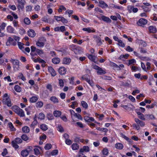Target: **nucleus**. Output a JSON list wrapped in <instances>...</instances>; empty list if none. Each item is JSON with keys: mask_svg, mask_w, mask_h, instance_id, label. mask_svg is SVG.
Returning <instances> with one entry per match:
<instances>
[{"mask_svg": "<svg viewBox=\"0 0 157 157\" xmlns=\"http://www.w3.org/2000/svg\"><path fill=\"white\" fill-rule=\"evenodd\" d=\"M12 110L17 114L21 117L25 116V112L23 110L17 105H14L11 108Z\"/></svg>", "mask_w": 157, "mask_h": 157, "instance_id": "f257e3e1", "label": "nucleus"}, {"mask_svg": "<svg viewBox=\"0 0 157 157\" xmlns=\"http://www.w3.org/2000/svg\"><path fill=\"white\" fill-rule=\"evenodd\" d=\"M2 102L7 105L8 107H10L12 105L11 99L7 93H5L3 96Z\"/></svg>", "mask_w": 157, "mask_h": 157, "instance_id": "f03ea898", "label": "nucleus"}, {"mask_svg": "<svg viewBox=\"0 0 157 157\" xmlns=\"http://www.w3.org/2000/svg\"><path fill=\"white\" fill-rule=\"evenodd\" d=\"M46 42V39L44 37L39 38L36 42V46L39 47H43Z\"/></svg>", "mask_w": 157, "mask_h": 157, "instance_id": "7ed1b4c3", "label": "nucleus"}, {"mask_svg": "<svg viewBox=\"0 0 157 157\" xmlns=\"http://www.w3.org/2000/svg\"><path fill=\"white\" fill-rule=\"evenodd\" d=\"M18 5L17 6V8L18 10H22L24 8V6L26 4L25 0H17Z\"/></svg>", "mask_w": 157, "mask_h": 157, "instance_id": "20e7f679", "label": "nucleus"}, {"mask_svg": "<svg viewBox=\"0 0 157 157\" xmlns=\"http://www.w3.org/2000/svg\"><path fill=\"white\" fill-rule=\"evenodd\" d=\"M82 78L85 80L91 86L93 87L94 85V82L93 80H91L90 78H88L87 75H83L82 76Z\"/></svg>", "mask_w": 157, "mask_h": 157, "instance_id": "39448f33", "label": "nucleus"}, {"mask_svg": "<svg viewBox=\"0 0 157 157\" xmlns=\"http://www.w3.org/2000/svg\"><path fill=\"white\" fill-rule=\"evenodd\" d=\"M127 10L129 13L133 12L136 13L138 12V10L137 8L134 7L132 5H128L127 6Z\"/></svg>", "mask_w": 157, "mask_h": 157, "instance_id": "423d86ee", "label": "nucleus"}, {"mask_svg": "<svg viewBox=\"0 0 157 157\" xmlns=\"http://www.w3.org/2000/svg\"><path fill=\"white\" fill-rule=\"evenodd\" d=\"M86 55L90 60L94 62L95 63H98L97 61H96L97 58L96 56L89 54H87Z\"/></svg>", "mask_w": 157, "mask_h": 157, "instance_id": "0eeeda50", "label": "nucleus"}, {"mask_svg": "<svg viewBox=\"0 0 157 157\" xmlns=\"http://www.w3.org/2000/svg\"><path fill=\"white\" fill-rule=\"evenodd\" d=\"M17 43L16 41L11 37H10L8 38L7 41L6 43L7 45L8 46L10 44L12 45L13 46L16 45Z\"/></svg>", "mask_w": 157, "mask_h": 157, "instance_id": "6e6552de", "label": "nucleus"}, {"mask_svg": "<svg viewBox=\"0 0 157 157\" xmlns=\"http://www.w3.org/2000/svg\"><path fill=\"white\" fill-rule=\"evenodd\" d=\"M147 20L145 19L141 18L137 22V24L139 26H143L146 25L147 23Z\"/></svg>", "mask_w": 157, "mask_h": 157, "instance_id": "1a4fd4ad", "label": "nucleus"}, {"mask_svg": "<svg viewBox=\"0 0 157 157\" xmlns=\"http://www.w3.org/2000/svg\"><path fill=\"white\" fill-rule=\"evenodd\" d=\"M48 70L52 76L54 77L56 75V71L51 66L48 67Z\"/></svg>", "mask_w": 157, "mask_h": 157, "instance_id": "9d476101", "label": "nucleus"}, {"mask_svg": "<svg viewBox=\"0 0 157 157\" xmlns=\"http://www.w3.org/2000/svg\"><path fill=\"white\" fill-rule=\"evenodd\" d=\"M94 38L95 39L96 42L98 46H100L102 44V42L101 38L96 35L94 36Z\"/></svg>", "mask_w": 157, "mask_h": 157, "instance_id": "9b49d317", "label": "nucleus"}, {"mask_svg": "<svg viewBox=\"0 0 157 157\" xmlns=\"http://www.w3.org/2000/svg\"><path fill=\"white\" fill-rule=\"evenodd\" d=\"M98 6L102 9L108 7V5L104 1L101 0L99 1Z\"/></svg>", "mask_w": 157, "mask_h": 157, "instance_id": "f8f14e48", "label": "nucleus"}, {"mask_svg": "<svg viewBox=\"0 0 157 157\" xmlns=\"http://www.w3.org/2000/svg\"><path fill=\"white\" fill-rule=\"evenodd\" d=\"M7 32L10 33H14L15 30L14 28L10 25H9L6 27Z\"/></svg>", "mask_w": 157, "mask_h": 157, "instance_id": "ddd939ff", "label": "nucleus"}, {"mask_svg": "<svg viewBox=\"0 0 157 157\" xmlns=\"http://www.w3.org/2000/svg\"><path fill=\"white\" fill-rule=\"evenodd\" d=\"M28 36L31 37H34L36 35L35 31L32 29H29L28 31Z\"/></svg>", "mask_w": 157, "mask_h": 157, "instance_id": "4468645a", "label": "nucleus"}, {"mask_svg": "<svg viewBox=\"0 0 157 157\" xmlns=\"http://www.w3.org/2000/svg\"><path fill=\"white\" fill-rule=\"evenodd\" d=\"M82 30L85 31H86L88 33H94L95 30L92 28L88 27V28H82Z\"/></svg>", "mask_w": 157, "mask_h": 157, "instance_id": "2eb2a0df", "label": "nucleus"}, {"mask_svg": "<svg viewBox=\"0 0 157 157\" xmlns=\"http://www.w3.org/2000/svg\"><path fill=\"white\" fill-rule=\"evenodd\" d=\"M110 65L111 66L113 67V69L115 70H120V68L115 63L110 62Z\"/></svg>", "mask_w": 157, "mask_h": 157, "instance_id": "dca6fc26", "label": "nucleus"}, {"mask_svg": "<svg viewBox=\"0 0 157 157\" xmlns=\"http://www.w3.org/2000/svg\"><path fill=\"white\" fill-rule=\"evenodd\" d=\"M135 121L136 123L139 125V126H140L141 127H143L145 125V123L144 122L140 120L138 118H135Z\"/></svg>", "mask_w": 157, "mask_h": 157, "instance_id": "f3484780", "label": "nucleus"}, {"mask_svg": "<svg viewBox=\"0 0 157 157\" xmlns=\"http://www.w3.org/2000/svg\"><path fill=\"white\" fill-rule=\"evenodd\" d=\"M101 19L107 23H110L111 22V19L109 17L105 16H102L101 17Z\"/></svg>", "mask_w": 157, "mask_h": 157, "instance_id": "a211bd4d", "label": "nucleus"}, {"mask_svg": "<svg viewBox=\"0 0 157 157\" xmlns=\"http://www.w3.org/2000/svg\"><path fill=\"white\" fill-rule=\"evenodd\" d=\"M58 72L61 75H64L66 72V70L64 67H61L59 69Z\"/></svg>", "mask_w": 157, "mask_h": 157, "instance_id": "6ab92c4d", "label": "nucleus"}, {"mask_svg": "<svg viewBox=\"0 0 157 157\" xmlns=\"http://www.w3.org/2000/svg\"><path fill=\"white\" fill-rule=\"evenodd\" d=\"M136 113L138 115V117L140 119L144 121L145 120V117L143 114L142 113L140 112H136Z\"/></svg>", "mask_w": 157, "mask_h": 157, "instance_id": "aec40b11", "label": "nucleus"}, {"mask_svg": "<svg viewBox=\"0 0 157 157\" xmlns=\"http://www.w3.org/2000/svg\"><path fill=\"white\" fill-rule=\"evenodd\" d=\"M29 154V152L26 150H22L21 152V155L23 157H27Z\"/></svg>", "mask_w": 157, "mask_h": 157, "instance_id": "412c9836", "label": "nucleus"}, {"mask_svg": "<svg viewBox=\"0 0 157 157\" xmlns=\"http://www.w3.org/2000/svg\"><path fill=\"white\" fill-rule=\"evenodd\" d=\"M90 151L89 147L87 146H84L80 150V152H88Z\"/></svg>", "mask_w": 157, "mask_h": 157, "instance_id": "4be33fe9", "label": "nucleus"}, {"mask_svg": "<svg viewBox=\"0 0 157 157\" xmlns=\"http://www.w3.org/2000/svg\"><path fill=\"white\" fill-rule=\"evenodd\" d=\"M71 62V59L70 58H65L63 60V63L65 64H69Z\"/></svg>", "mask_w": 157, "mask_h": 157, "instance_id": "5701e85b", "label": "nucleus"}, {"mask_svg": "<svg viewBox=\"0 0 157 157\" xmlns=\"http://www.w3.org/2000/svg\"><path fill=\"white\" fill-rule=\"evenodd\" d=\"M106 71L105 69H102V68L100 67L97 71V73L98 75H102V74H105L106 73Z\"/></svg>", "mask_w": 157, "mask_h": 157, "instance_id": "b1692460", "label": "nucleus"}, {"mask_svg": "<svg viewBox=\"0 0 157 157\" xmlns=\"http://www.w3.org/2000/svg\"><path fill=\"white\" fill-rule=\"evenodd\" d=\"M145 120H152L155 119V117L152 114H147L145 115Z\"/></svg>", "mask_w": 157, "mask_h": 157, "instance_id": "393cba45", "label": "nucleus"}, {"mask_svg": "<svg viewBox=\"0 0 157 157\" xmlns=\"http://www.w3.org/2000/svg\"><path fill=\"white\" fill-rule=\"evenodd\" d=\"M61 112L59 110H55L53 112V115L56 117H59L61 115Z\"/></svg>", "mask_w": 157, "mask_h": 157, "instance_id": "a878e982", "label": "nucleus"}, {"mask_svg": "<svg viewBox=\"0 0 157 157\" xmlns=\"http://www.w3.org/2000/svg\"><path fill=\"white\" fill-rule=\"evenodd\" d=\"M36 117L37 116L36 115H35V117L33 118L34 121L31 125V126L32 127H34L36 125H37V124L38 122L36 120Z\"/></svg>", "mask_w": 157, "mask_h": 157, "instance_id": "bb28decb", "label": "nucleus"}, {"mask_svg": "<svg viewBox=\"0 0 157 157\" xmlns=\"http://www.w3.org/2000/svg\"><path fill=\"white\" fill-rule=\"evenodd\" d=\"M115 147L117 149L121 150L123 149L124 146L122 144L120 143H118L115 144Z\"/></svg>", "mask_w": 157, "mask_h": 157, "instance_id": "cd10ccee", "label": "nucleus"}, {"mask_svg": "<svg viewBox=\"0 0 157 157\" xmlns=\"http://www.w3.org/2000/svg\"><path fill=\"white\" fill-rule=\"evenodd\" d=\"M149 30L150 33H155L156 32V29L155 26H150L149 27Z\"/></svg>", "mask_w": 157, "mask_h": 157, "instance_id": "c85d7f7f", "label": "nucleus"}, {"mask_svg": "<svg viewBox=\"0 0 157 157\" xmlns=\"http://www.w3.org/2000/svg\"><path fill=\"white\" fill-rule=\"evenodd\" d=\"M23 21L24 23L26 25H29L31 23V21L30 19L28 17H25Z\"/></svg>", "mask_w": 157, "mask_h": 157, "instance_id": "c756f323", "label": "nucleus"}, {"mask_svg": "<svg viewBox=\"0 0 157 157\" xmlns=\"http://www.w3.org/2000/svg\"><path fill=\"white\" fill-rule=\"evenodd\" d=\"M22 130L24 133H28L29 132L30 129L28 126H25L22 128Z\"/></svg>", "mask_w": 157, "mask_h": 157, "instance_id": "7c9ffc66", "label": "nucleus"}, {"mask_svg": "<svg viewBox=\"0 0 157 157\" xmlns=\"http://www.w3.org/2000/svg\"><path fill=\"white\" fill-rule=\"evenodd\" d=\"M50 100L54 103L56 104L59 102V100L56 97L52 96L50 98Z\"/></svg>", "mask_w": 157, "mask_h": 157, "instance_id": "2f4dec72", "label": "nucleus"}, {"mask_svg": "<svg viewBox=\"0 0 157 157\" xmlns=\"http://www.w3.org/2000/svg\"><path fill=\"white\" fill-rule=\"evenodd\" d=\"M17 45L19 48L22 51H24V44L21 42H18Z\"/></svg>", "mask_w": 157, "mask_h": 157, "instance_id": "473e14b6", "label": "nucleus"}, {"mask_svg": "<svg viewBox=\"0 0 157 157\" xmlns=\"http://www.w3.org/2000/svg\"><path fill=\"white\" fill-rule=\"evenodd\" d=\"M14 89L18 93H20L21 91V88L18 85H15Z\"/></svg>", "mask_w": 157, "mask_h": 157, "instance_id": "72a5a7b5", "label": "nucleus"}, {"mask_svg": "<svg viewBox=\"0 0 157 157\" xmlns=\"http://www.w3.org/2000/svg\"><path fill=\"white\" fill-rule=\"evenodd\" d=\"M52 63L55 64L59 63L60 61V59L58 58H54L52 59Z\"/></svg>", "mask_w": 157, "mask_h": 157, "instance_id": "f704fd0d", "label": "nucleus"}, {"mask_svg": "<svg viewBox=\"0 0 157 157\" xmlns=\"http://www.w3.org/2000/svg\"><path fill=\"white\" fill-rule=\"evenodd\" d=\"M81 105L82 107L85 109H87L88 107V105L87 103L84 101H81Z\"/></svg>", "mask_w": 157, "mask_h": 157, "instance_id": "c9c22d12", "label": "nucleus"}, {"mask_svg": "<svg viewBox=\"0 0 157 157\" xmlns=\"http://www.w3.org/2000/svg\"><path fill=\"white\" fill-rule=\"evenodd\" d=\"M38 62L42 64L41 65L42 67H44L45 66L46 62L44 60L40 58L38 59Z\"/></svg>", "mask_w": 157, "mask_h": 157, "instance_id": "e433bc0d", "label": "nucleus"}, {"mask_svg": "<svg viewBox=\"0 0 157 157\" xmlns=\"http://www.w3.org/2000/svg\"><path fill=\"white\" fill-rule=\"evenodd\" d=\"M118 42V43L117 44L119 46L122 48H124L125 47V44L123 42L122 40H120Z\"/></svg>", "mask_w": 157, "mask_h": 157, "instance_id": "4c0bfd02", "label": "nucleus"}, {"mask_svg": "<svg viewBox=\"0 0 157 157\" xmlns=\"http://www.w3.org/2000/svg\"><path fill=\"white\" fill-rule=\"evenodd\" d=\"M71 148L73 150H77L78 149L79 146L77 144L74 143L72 145Z\"/></svg>", "mask_w": 157, "mask_h": 157, "instance_id": "58836bf2", "label": "nucleus"}, {"mask_svg": "<svg viewBox=\"0 0 157 157\" xmlns=\"http://www.w3.org/2000/svg\"><path fill=\"white\" fill-rule=\"evenodd\" d=\"M43 103L42 102L38 101L36 103V106L37 108H40L43 106Z\"/></svg>", "mask_w": 157, "mask_h": 157, "instance_id": "ea45409f", "label": "nucleus"}, {"mask_svg": "<svg viewBox=\"0 0 157 157\" xmlns=\"http://www.w3.org/2000/svg\"><path fill=\"white\" fill-rule=\"evenodd\" d=\"M17 143L15 142L13 140L12 141L11 145L15 149H17L19 147V146L17 145Z\"/></svg>", "mask_w": 157, "mask_h": 157, "instance_id": "a19ab883", "label": "nucleus"}, {"mask_svg": "<svg viewBox=\"0 0 157 157\" xmlns=\"http://www.w3.org/2000/svg\"><path fill=\"white\" fill-rule=\"evenodd\" d=\"M45 117V116L44 114L42 113H39L38 117V119L40 120H44V119Z\"/></svg>", "mask_w": 157, "mask_h": 157, "instance_id": "79ce46f5", "label": "nucleus"}, {"mask_svg": "<svg viewBox=\"0 0 157 157\" xmlns=\"http://www.w3.org/2000/svg\"><path fill=\"white\" fill-rule=\"evenodd\" d=\"M31 107L30 106L28 107L25 109V110L27 112V115H29L31 114Z\"/></svg>", "mask_w": 157, "mask_h": 157, "instance_id": "37998d69", "label": "nucleus"}, {"mask_svg": "<svg viewBox=\"0 0 157 157\" xmlns=\"http://www.w3.org/2000/svg\"><path fill=\"white\" fill-rule=\"evenodd\" d=\"M129 55L128 54H126L125 55H121L119 59L121 60H123V59H127L129 56Z\"/></svg>", "mask_w": 157, "mask_h": 157, "instance_id": "c03bdc74", "label": "nucleus"}, {"mask_svg": "<svg viewBox=\"0 0 157 157\" xmlns=\"http://www.w3.org/2000/svg\"><path fill=\"white\" fill-rule=\"evenodd\" d=\"M75 79V77H71L70 79H69L70 84L72 85H76V84H75V82H74Z\"/></svg>", "mask_w": 157, "mask_h": 157, "instance_id": "a18cd8bd", "label": "nucleus"}, {"mask_svg": "<svg viewBox=\"0 0 157 157\" xmlns=\"http://www.w3.org/2000/svg\"><path fill=\"white\" fill-rule=\"evenodd\" d=\"M142 9L145 12H149L151 11V8H149L145 6H142Z\"/></svg>", "mask_w": 157, "mask_h": 157, "instance_id": "49530a36", "label": "nucleus"}, {"mask_svg": "<svg viewBox=\"0 0 157 157\" xmlns=\"http://www.w3.org/2000/svg\"><path fill=\"white\" fill-rule=\"evenodd\" d=\"M102 153L103 155H107L109 154V151L107 148H104L102 151Z\"/></svg>", "mask_w": 157, "mask_h": 157, "instance_id": "de8ad7c7", "label": "nucleus"}, {"mask_svg": "<svg viewBox=\"0 0 157 157\" xmlns=\"http://www.w3.org/2000/svg\"><path fill=\"white\" fill-rule=\"evenodd\" d=\"M35 154L36 155H38L41 154L39 149L37 147L35 148L34 149Z\"/></svg>", "mask_w": 157, "mask_h": 157, "instance_id": "09e8293b", "label": "nucleus"}, {"mask_svg": "<svg viewBox=\"0 0 157 157\" xmlns=\"http://www.w3.org/2000/svg\"><path fill=\"white\" fill-rule=\"evenodd\" d=\"M38 100V98L36 96H33L30 99V101L31 102H35Z\"/></svg>", "mask_w": 157, "mask_h": 157, "instance_id": "8fccbe9b", "label": "nucleus"}, {"mask_svg": "<svg viewBox=\"0 0 157 157\" xmlns=\"http://www.w3.org/2000/svg\"><path fill=\"white\" fill-rule=\"evenodd\" d=\"M47 117L49 120H52L54 118V117L52 113H48L47 116Z\"/></svg>", "mask_w": 157, "mask_h": 157, "instance_id": "3c124183", "label": "nucleus"}, {"mask_svg": "<svg viewBox=\"0 0 157 157\" xmlns=\"http://www.w3.org/2000/svg\"><path fill=\"white\" fill-rule=\"evenodd\" d=\"M96 129L99 131L103 132H106L108 131V129L106 128H97Z\"/></svg>", "mask_w": 157, "mask_h": 157, "instance_id": "603ef678", "label": "nucleus"}, {"mask_svg": "<svg viewBox=\"0 0 157 157\" xmlns=\"http://www.w3.org/2000/svg\"><path fill=\"white\" fill-rule=\"evenodd\" d=\"M40 128L44 131H46L48 129L47 126L45 124H43L40 126Z\"/></svg>", "mask_w": 157, "mask_h": 157, "instance_id": "864d4df0", "label": "nucleus"}, {"mask_svg": "<svg viewBox=\"0 0 157 157\" xmlns=\"http://www.w3.org/2000/svg\"><path fill=\"white\" fill-rule=\"evenodd\" d=\"M58 153V150H54L51 152L50 155L52 156H54L57 155Z\"/></svg>", "mask_w": 157, "mask_h": 157, "instance_id": "5fc2aeb1", "label": "nucleus"}, {"mask_svg": "<svg viewBox=\"0 0 157 157\" xmlns=\"http://www.w3.org/2000/svg\"><path fill=\"white\" fill-rule=\"evenodd\" d=\"M66 10V8L63 6H60L59 7V8L58 10L59 12H61L62 11Z\"/></svg>", "mask_w": 157, "mask_h": 157, "instance_id": "6e6d98bb", "label": "nucleus"}, {"mask_svg": "<svg viewBox=\"0 0 157 157\" xmlns=\"http://www.w3.org/2000/svg\"><path fill=\"white\" fill-rule=\"evenodd\" d=\"M73 117L74 118V117H75L77 118L78 119L81 120H82V118L81 116L79 114H77L75 113H74V115H73Z\"/></svg>", "mask_w": 157, "mask_h": 157, "instance_id": "4d7b16f0", "label": "nucleus"}, {"mask_svg": "<svg viewBox=\"0 0 157 157\" xmlns=\"http://www.w3.org/2000/svg\"><path fill=\"white\" fill-rule=\"evenodd\" d=\"M21 137L22 139L25 141L28 140L29 139V137L27 136V135L25 134H23L21 136Z\"/></svg>", "mask_w": 157, "mask_h": 157, "instance_id": "13d9d810", "label": "nucleus"}, {"mask_svg": "<svg viewBox=\"0 0 157 157\" xmlns=\"http://www.w3.org/2000/svg\"><path fill=\"white\" fill-rule=\"evenodd\" d=\"M140 58L141 60L146 61L151 60V59L147 57H140Z\"/></svg>", "mask_w": 157, "mask_h": 157, "instance_id": "bf43d9fd", "label": "nucleus"}, {"mask_svg": "<svg viewBox=\"0 0 157 157\" xmlns=\"http://www.w3.org/2000/svg\"><path fill=\"white\" fill-rule=\"evenodd\" d=\"M32 9V6L31 5H28L25 7L26 10V12H30L31 11Z\"/></svg>", "mask_w": 157, "mask_h": 157, "instance_id": "052dcab7", "label": "nucleus"}, {"mask_svg": "<svg viewBox=\"0 0 157 157\" xmlns=\"http://www.w3.org/2000/svg\"><path fill=\"white\" fill-rule=\"evenodd\" d=\"M131 69L132 71L135 72L136 71H140V67H136L133 66L132 67Z\"/></svg>", "mask_w": 157, "mask_h": 157, "instance_id": "680f3d73", "label": "nucleus"}, {"mask_svg": "<svg viewBox=\"0 0 157 157\" xmlns=\"http://www.w3.org/2000/svg\"><path fill=\"white\" fill-rule=\"evenodd\" d=\"M52 145L51 144H46L45 147L44 148L46 150H48L52 148Z\"/></svg>", "mask_w": 157, "mask_h": 157, "instance_id": "e2e57ef3", "label": "nucleus"}, {"mask_svg": "<svg viewBox=\"0 0 157 157\" xmlns=\"http://www.w3.org/2000/svg\"><path fill=\"white\" fill-rule=\"evenodd\" d=\"M59 85L61 88L63 87L64 86V82L63 80L62 79H59Z\"/></svg>", "mask_w": 157, "mask_h": 157, "instance_id": "0e129e2a", "label": "nucleus"}, {"mask_svg": "<svg viewBox=\"0 0 157 157\" xmlns=\"http://www.w3.org/2000/svg\"><path fill=\"white\" fill-rule=\"evenodd\" d=\"M13 141L17 143L18 144H20L22 142V140L20 138H16L13 140Z\"/></svg>", "mask_w": 157, "mask_h": 157, "instance_id": "69168bd1", "label": "nucleus"}, {"mask_svg": "<svg viewBox=\"0 0 157 157\" xmlns=\"http://www.w3.org/2000/svg\"><path fill=\"white\" fill-rule=\"evenodd\" d=\"M8 125L9 128H10L12 131H14L15 130V129L14 128L12 123L9 122L8 123Z\"/></svg>", "mask_w": 157, "mask_h": 157, "instance_id": "338daca9", "label": "nucleus"}, {"mask_svg": "<svg viewBox=\"0 0 157 157\" xmlns=\"http://www.w3.org/2000/svg\"><path fill=\"white\" fill-rule=\"evenodd\" d=\"M125 50L126 51L129 52H132L133 50V48H131L129 46H128L126 47Z\"/></svg>", "mask_w": 157, "mask_h": 157, "instance_id": "774afa93", "label": "nucleus"}]
</instances>
